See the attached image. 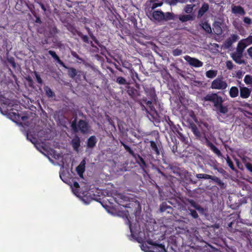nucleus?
I'll list each match as a JSON object with an SVG mask.
<instances>
[{
	"instance_id": "nucleus-4",
	"label": "nucleus",
	"mask_w": 252,
	"mask_h": 252,
	"mask_svg": "<svg viewBox=\"0 0 252 252\" xmlns=\"http://www.w3.org/2000/svg\"><path fill=\"white\" fill-rule=\"evenodd\" d=\"M228 87L226 81L222 77H218L211 83V88L215 90H224Z\"/></svg>"
},
{
	"instance_id": "nucleus-26",
	"label": "nucleus",
	"mask_w": 252,
	"mask_h": 252,
	"mask_svg": "<svg viewBox=\"0 0 252 252\" xmlns=\"http://www.w3.org/2000/svg\"><path fill=\"white\" fill-rule=\"evenodd\" d=\"M194 6V5L193 4H188L186 5L185 7L184 8L185 12L188 14L191 13L193 10Z\"/></svg>"
},
{
	"instance_id": "nucleus-42",
	"label": "nucleus",
	"mask_w": 252,
	"mask_h": 252,
	"mask_svg": "<svg viewBox=\"0 0 252 252\" xmlns=\"http://www.w3.org/2000/svg\"><path fill=\"white\" fill-rule=\"evenodd\" d=\"M152 102L150 101H148L146 102V105L147 106H148L151 110H154V108L153 106H151Z\"/></svg>"
},
{
	"instance_id": "nucleus-39",
	"label": "nucleus",
	"mask_w": 252,
	"mask_h": 252,
	"mask_svg": "<svg viewBox=\"0 0 252 252\" xmlns=\"http://www.w3.org/2000/svg\"><path fill=\"white\" fill-rule=\"evenodd\" d=\"M35 78H36L37 82L39 84H41L42 82V79L40 78V76L37 73H35Z\"/></svg>"
},
{
	"instance_id": "nucleus-16",
	"label": "nucleus",
	"mask_w": 252,
	"mask_h": 252,
	"mask_svg": "<svg viewBox=\"0 0 252 252\" xmlns=\"http://www.w3.org/2000/svg\"><path fill=\"white\" fill-rule=\"evenodd\" d=\"M214 32L218 35H220L222 33V29L220 27V23L219 22H215L213 25Z\"/></svg>"
},
{
	"instance_id": "nucleus-37",
	"label": "nucleus",
	"mask_w": 252,
	"mask_h": 252,
	"mask_svg": "<svg viewBox=\"0 0 252 252\" xmlns=\"http://www.w3.org/2000/svg\"><path fill=\"white\" fill-rule=\"evenodd\" d=\"M182 51L180 49H176L173 51V54L174 56H178L181 54Z\"/></svg>"
},
{
	"instance_id": "nucleus-14",
	"label": "nucleus",
	"mask_w": 252,
	"mask_h": 252,
	"mask_svg": "<svg viewBox=\"0 0 252 252\" xmlns=\"http://www.w3.org/2000/svg\"><path fill=\"white\" fill-rule=\"evenodd\" d=\"M196 176L198 179H211L217 182L220 181V179L218 178L206 174H197Z\"/></svg>"
},
{
	"instance_id": "nucleus-52",
	"label": "nucleus",
	"mask_w": 252,
	"mask_h": 252,
	"mask_svg": "<svg viewBox=\"0 0 252 252\" xmlns=\"http://www.w3.org/2000/svg\"><path fill=\"white\" fill-rule=\"evenodd\" d=\"M84 203H85V204H88V203H87V202H85V201H84Z\"/></svg>"
},
{
	"instance_id": "nucleus-18",
	"label": "nucleus",
	"mask_w": 252,
	"mask_h": 252,
	"mask_svg": "<svg viewBox=\"0 0 252 252\" xmlns=\"http://www.w3.org/2000/svg\"><path fill=\"white\" fill-rule=\"evenodd\" d=\"M229 95L231 97L234 98L237 97L239 94V90L236 87H232L229 92Z\"/></svg>"
},
{
	"instance_id": "nucleus-10",
	"label": "nucleus",
	"mask_w": 252,
	"mask_h": 252,
	"mask_svg": "<svg viewBox=\"0 0 252 252\" xmlns=\"http://www.w3.org/2000/svg\"><path fill=\"white\" fill-rule=\"evenodd\" d=\"M251 90L247 87H240V96L243 98H248L251 94Z\"/></svg>"
},
{
	"instance_id": "nucleus-17",
	"label": "nucleus",
	"mask_w": 252,
	"mask_h": 252,
	"mask_svg": "<svg viewBox=\"0 0 252 252\" xmlns=\"http://www.w3.org/2000/svg\"><path fill=\"white\" fill-rule=\"evenodd\" d=\"M209 5L207 3H203L201 7L198 11L197 17L199 18L203 16V15L208 10Z\"/></svg>"
},
{
	"instance_id": "nucleus-48",
	"label": "nucleus",
	"mask_w": 252,
	"mask_h": 252,
	"mask_svg": "<svg viewBox=\"0 0 252 252\" xmlns=\"http://www.w3.org/2000/svg\"><path fill=\"white\" fill-rule=\"evenodd\" d=\"M122 144L123 145V146H124L126 150H130V148L128 146H127V145L124 144V143H122Z\"/></svg>"
},
{
	"instance_id": "nucleus-47",
	"label": "nucleus",
	"mask_w": 252,
	"mask_h": 252,
	"mask_svg": "<svg viewBox=\"0 0 252 252\" xmlns=\"http://www.w3.org/2000/svg\"><path fill=\"white\" fill-rule=\"evenodd\" d=\"M202 125H203L205 127L207 128V126L206 124H204V123H201V125L200 126V127H201V128L202 129V130L203 131H205V129L203 128V127H202Z\"/></svg>"
},
{
	"instance_id": "nucleus-41",
	"label": "nucleus",
	"mask_w": 252,
	"mask_h": 252,
	"mask_svg": "<svg viewBox=\"0 0 252 252\" xmlns=\"http://www.w3.org/2000/svg\"><path fill=\"white\" fill-rule=\"evenodd\" d=\"M246 168L251 172H252V164L247 163L246 164Z\"/></svg>"
},
{
	"instance_id": "nucleus-7",
	"label": "nucleus",
	"mask_w": 252,
	"mask_h": 252,
	"mask_svg": "<svg viewBox=\"0 0 252 252\" xmlns=\"http://www.w3.org/2000/svg\"><path fill=\"white\" fill-rule=\"evenodd\" d=\"M184 58L191 66L199 67L203 65V63L197 59L191 58L189 56H185Z\"/></svg>"
},
{
	"instance_id": "nucleus-12",
	"label": "nucleus",
	"mask_w": 252,
	"mask_h": 252,
	"mask_svg": "<svg viewBox=\"0 0 252 252\" xmlns=\"http://www.w3.org/2000/svg\"><path fill=\"white\" fill-rule=\"evenodd\" d=\"M86 161L83 159L76 168V171L81 178H83V174L85 171Z\"/></svg>"
},
{
	"instance_id": "nucleus-20",
	"label": "nucleus",
	"mask_w": 252,
	"mask_h": 252,
	"mask_svg": "<svg viewBox=\"0 0 252 252\" xmlns=\"http://www.w3.org/2000/svg\"><path fill=\"white\" fill-rule=\"evenodd\" d=\"M239 36L237 34H232L227 40L228 46L231 45L233 42L239 39Z\"/></svg>"
},
{
	"instance_id": "nucleus-44",
	"label": "nucleus",
	"mask_w": 252,
	"mask_h": 252,
	"mask_svg": "<svg viewBox=\"0 0 252 252\" xmlns=\"http://www.w3.org/2000/svg\"><path fill=\"white\" fill-rule=\"evenodd\" d=\"M247 52L249 56L252 58V47L249 48L247 50Z\"/></svg>"
},
{
	"instance_id": "nucleus-40",
	"label": "nucleus",
	"mask_w": 252,
	"mask_h": 252,
	"mask_svg": "<svg viewBox=\"0 0 252 252\" xmlns=\"http://www.w3.org/2000/svg\"><path fill=\"white\" fill-rule=\"evenodd\" d=\"M226 66L228 68L231 69L232 68L233 64L231 62L228 61L226 62Z\"/></svg>"
},
{
	"instance_id": "nucleus-32",
	"label": "nucleus",
	"mask_w": 252,
	"mask_h": 252,
	"mask_svg": "<svg viewBox=\"0 0 252 252\" xmlns=\"http://www.w3.org/2000/svg\"><path fill=\"white\" fill-rule=\"evenodd\" d=\"M243 21L247 25H250L252 24V19L248 17H244Z\"/></svg>"
},
{
	"instance_id": "nucleus-3",
	"label": "nucleus",
	"mask_w": 252,
	"mask_h": 252,
	"mask_svg": "<svg viewBox=\"0 0 252 252\" xmlns=\"http://www.w3.org/2000/svg\"><path fill=\"white\" fill-rule=\"evenodd\" d=\"M27 137L34 145L38 151L45 155L41 150L42 149L45 150L43 146L44 145L43 141L46 140L48 138V136L45 135V131H40L37 134H34V135L29 132L27 134Z\"/></svg>"
},
{
	"instance_id": "nucleus-6",
	"label": "nucleus",
	"mask_w": 252,
	"mask_h": 252,
	"mask_svg": "<svg viewBox=\"0 0 252 252\" xmlns=\"http://www.w3.org/2000/svg\"><path fill=\"white\" fill-rule=\"evenodd\" d=\"M204 99L213 102L216 108H217L218 105L222 104L223 101L222 98L217 94H209L204 97Z\"/></svg>"
},
{
	"instance_id": "nucleus-29",
	"label": "nucleus",
	"mask_w": 252,
	"mask_h": 252,
	"mask_svg": "<svg viewBox=\"0 0 252 252\" xmlns=\"http://www.w3.org/2000/svg\"><path fill=\"white\" fill-rule=\"evenodd\" d=\"M179 2V0H166L165 1V2L170 5H175Z\"/></svg>"
},
{
	"instance_id": "nucleus-22",
	"label": "nucleus",
	"mask_w": 252,
	"mask_h": 252,
	"mask_svg": "<svg viewBox=\"0 0 252 252\" xmlns=\"http://www.w3.org/2000/svg\"><path fill=\"white\" fill-rule=\"evenodd\" d=\"M96 143V139L94 136H91L88 141V146L89 147H93Z\"/></svg>"
},
{
	"instance_id": "nucleus-33",
	"label": "nucleus",
	"mask_w": 252,
	"mask_h": 252,
	"mask_svg": "<svg viewBox=\"0 0 252 252\" xmlns=\"http://www.w3.org/2000/svg\"><path fill=\"white\" fill-rule=\"evenodd\" d=\"M192 131L196 136H200V132L198 130L197 128L195 126H191Z\"/></svg>"
},
{
	"instance_id": "nucleus-50",
	"label": "nucleus",
	"mask_w": 252,
	"mask_h": 252,
	"mask_svg": "<svg viewBox=\"0 0 252 252\" xmlns=\"http://www.w3.org/2000/svg\"><path fill=\"white\" fill-rule=\"evenodd\" d=\"M191 117H192V119H194V115H191Z\"/></svg>"
},
{
	"instance_id": "nucleus-11",
	"label": "nucleus",
	"mask_w": 252,
	"mask_h": 252,
	"mask_svg": "<svg viewBox=\"0 0 252 252\" xmlns=\"http://www.w3.org/2000/svg\"><path fill=\"white\" fill-rule=\"evenodd\" d=\"M232 12L234 14H239L242 16L246 14L244 8L240 6L232 5Z\"/></svg>"
},
{
	"instance_id": "nucleus-35",
	"label": "nucleus",
	"mask_w": 252,
	"mask_h": 252,
	"mask_svg": "<svg viewBox=\"0 0 252 252\" xmlns=\"http://www.w3.org/2000/svg\"><path fill=\"white\" fill-rule=\"evenodd\" d=\"M45 90L46 91V93L47 95L48 96L51 97L53 95V92L49 88H48L47 87H45Z\"/></svg>"
},
{
	"instance_id": "nucleus-43",
	"label": "nucleus",
	"mask_w": 252,
	"mask_h": 252,
	"mask_svg": "<svg viewBox=\"0 0 252 252\" xmlns=\"http://www.w3.org/2000/svg\"><path fill=\"white\" fill-rule=\"evenodd\" d=\"M162 4V2H159V3H155L153 4V8H156L158 6H161Z\"/></svg>"
},
{
	"instance_id": "nucleus-2",
	"label": "nucleus",
	"mask_w": 252,
	"mask_h": 252,
	"mask_svg": "<svg viewBox=\"0 0 252 252\" xmlns=\"http://www.w3.org/2000/svg\"><path fill=\"white\" fill-rule=\"evenodd\" d=\"M0 103L2 104L3 111L0 108V111L4 115H7L9 119L13 122L22 124L23 122L28 119L27 116H21L18 108L20 106L13 101L10 100L3 96H0Z\"/></svg>"
},
{
	"instance_id": "nucleus-8",
	"label": "nucleus",
	"mask_w": 252,
	"mask_h": 252,
	"mask_svg": "<svg viewBox=\"0 0 252 252\" xmlns=\"http://www.w3.org/2000/svg\"><path fill=\"white\" fill-rule=\"evenodd\" d=\"M252 44V36L250 35L246 39L240 41L237 45L238 47L244 50L248 46Z\"/></svg>"
},
{
	"instance_id": "nucleus-36",
	"label": "nucleus",
	"mask_w": 252,
	"mask_h": 252,
	"mask_svg": "<svg viewBox=\"0 0 252 252\" xmlns=\"http://www.w3.org/2000/svg\"><path fill=\"white\" fill-rule=\"evenodd\" d=\"M117 81L120 84H125L126 83L125 79L122 77L118 78Z\"/></svg>"
},
{
	"instance_id": "nucleus-13",
	"label": "nucleus",
	"mask_w": 252,
	"mask_h": 252,
	"mask_svg": "<svg viewBox=\"0 0 252 252\" xmlns=\"http://www.w3.org/2000/svg\"><path fill=\"white\" fill-rule=\"evenodd\" d=\"M152 17L157 21H161L164 19V14L163 12L156 11L153 13Z\"/></svg>"
},
{
	"instance_id": "nucleus-5",
	"label": "nucleus",
	"mask_w": 252,
	"mask_h": 252,
	"mask_svg": "<svg viewBox=\"0 0 252 252\" xmlns=\"http://www.w3.org/2000/svg\"><path fill=\"white\" fill-rule=\"evenodd\" d=\"M72 129L76 132L80 131L83 133L87 132L89 130L88 124L84 121H80L77 125L75 121L73 122L71 124Z\"/></svg>"
},
{
	"instance_id": "nucleus-9",
	"label": "nucleus",
	"mask_w": 252,
	"mask_h": 252,
	"mask_svg": "<svg viewBox=\"0 0 252 252\" xmlns=\"http://www.w3.org/2000/svg\"><path fill=\"white\" fill-rule=\"evenodd\" d=\"M243 51L244 50L237 47V51L232 54L233 59L238 63L241 64L243 63L241 57Z\"/></svg>"
},
{
	"instance_id": "nucleus-34",
	"label": "nucleus",
	"mask_w": 252,
	"mask_h": 252,
	"mask_svg": "<svg viewBox=\"0 0 252 252\" xmlns=\"http://www.w3.org/2000/svg\"><path fill=\"white\" fill-rule=\"evenodd\" d=\"M226 162L228 165L232 169L234 170V167L232 161L230 160L229 157H227L226 158Z\"/></svg>"
},
{
	"instance_id": "nucleus-38",
	"label": "nucleus",
	"mask_w": 252,
	"mask_h": 252,
	"mask_svg": "<svg viewBox=\"0 0 252 252\" xmlns=\"http://www.w3.org/2000/svg\"><path fill=\"white\" fill-rule=\"evenodd\" d=\"M172 18V14L169 12L166 13L165 15H164V19L165 20H168L171 19Z\"/></svg>"
},
{
	"instance_id": "nucleus-45",
	"label": "nucleus",
	"mask_w": 252,
	"mask_h": 252,
	"mask_svg": "<svg viewBox=\"0 0 252 252\" xmlns=\"http://www.w3.org/2000/svg\"><path fill=\"white\" fill-rule=\"evenodd\" d=\"M213 150L215 153H216L217 155H220V151L216 147H213Z\"/></svg>"
},
{
	"instance_id": "nucleus-23",
	"label": "nucleus",
	"mask_w": 252,
	"mask_h": 252,
	"mask_svg": "<svg viewBox=\"0 0 252 252\" xmlns=\"http://www.w3.org/2000/svg\"><path fill=\"white\" fill-rule=\"evenodd\" d=\"M179 18L181 21L185 22L191 20L192 19V16L190 15H182L179 16Z\"/></svg>"
},
{
	"instance_id": "nucleus-31",
	"label": "nucleus",
	"mask_w": 252,
	"mask_h": 252,
	"mask_svg": "<svg viewBox=\"0 0 252 252\" xmlns=\"http://www.w3.org/2000/svg\"><path fill=\"white\" fill-rule=\"evenodd\" d=\"M50 154L52 155L53 157L56 159H59L60 158H61V156L60 154H57L54 150H51L50 151Z\"/></svg>"
},
{
	"instance_id": "nucleus-24",
	"label": "nucleus",
	"mask_w": 252,
	"mask_h": 252,
	"mask_svg": "<svg viewBox=\"0 0 252 252\" xmlns=\"http://www.w3.org/2000/svg\"><path fill=\"white\" fill-rule=\"evenodd\" d=\"M49 54L54 59H55L60 64L64 66L63 63L60 60L59 57L57 55L56 53L53 51H49Z\"/></svg>"
},
{
	"instance_id": "nucleus-25",
	"label": "nucleus",
	"mask_w": 252,
	"mask_h": 252,
	"mask_svg": "<svg viewBox=\"0 0 252 252\" xmlns=\"http://www.w3.org/2000/svg\"><path fill=\"white\" fill-rule=\"evenodd\" d=\"M244 82L246 85L252 87V76L249 75H246L244 79Z\"/></svg>"
},
{
	"instance_id": "nucleus-30",
	"label": "nucleus",
	"mask_w": 252,
	"mask_h": 252,
	"mask_svg": "<svg viewBox=\"0 0 252 252\" xmlns=\"http://www.w3.org/2000/svg\"><path fill=\"white\" fill-rule=\"evenodd\" d=\"M68 74L71 77L73 78L76 75V70L73 68H69Z\"/></svg>"
},
{
	"instance_id": "nucleus-1",
	"label": "nucleus",
	"mask_w": 252,
	"mask_h": 252,
	"mask_svg": "<svg viewBox=\"0 0 252 252\" xmlns=\"http://www.w3.org/2000/svg\"><path fill=\"white\" fill-rule=\"evenodd\" d=\"M122 211L123 213L122 216L125 217L127 220L131 235L137 239L138 242L141 244L140 247L143 251L145 252H166L164 246L154 243L151 240H148L146 237L143 238L142 233H139V236H137L136 228L138 225L134 224L133 226L131 221V218H133L135 216V209H132L130 206H126L122 208Z\"/></svg>"
},
{
	"instance_id": "nucleus-27",
	"label": "nucleus",
	"mask_w": 252,
	"mask_h": 252,
	"mask_svg": "<svg viewBox=\"0 0 252 252\" xmlns=\"http://www.w3.org/2000/svg\"><path fill=\"white\" fill-rule=\"evenodd\" d=\"M217 71L211 70L206 72V76L208 78H212L215 77L217 75Z\"/></svg>"
},
{
	"instance_id": "nucleus-46",
	"label": "nucleus",
	"mask_w": 252,
	"mask_h": 252,
	"mask_svg": "<svg viewBox=\"0 0 252 252\" xmlns=\"http://www.w3.org/2000/svg\"><path fill=\"white\" fill-rule=\"evenodd\" d=\"M191 215L193 218H196L198 217L197 214L195 211H192L191 212Z\"/></svg>"
},
{
	"instance_id": "nucleus-49",
	"label": "nucleus",
	"mask_w": 252,
	"mask_h": 252,
	"mask_svg": "<svg viewBox=\"0 0 252 252\" xmlns=\"http://www.w3.org/2000/svg\"><path fill=\"white\" fill-rule=\"evenodd\" d=\"M155 150H156V152L157 153V154H158V151L157 148L156 147H155Z\"/></svg>"
},
{
	"instance_id": "nucleus-19",
	"label": "nucleus",
	"mask_w": 252,
	"mask_h": 252,
	"mask_svg": "<svg viewBox=\"0 0 252 252\" xmlns=\"http://www.w3.org/2000/svg\"><path fill=\"white\" fill-rule=\"evenodd\" d=\"M71 188H72V190L74 194L77 196L79 197L80 195L78 192L79 189V184L76 182H74L73 185L71 186Z\"/></svg>"
},
{
	"instance_id": "nucleus-21",
	"label": "nucleus",
	"mask_w": 252,
	"mask_h": 252,
	"mask_svg": "<svg viewBox=\"0 0 252 252\" xmlns=\"http://www.w3.org/2000/svg\"><path fill=\"white\" fill-rule=\"evenodd\" d=\"M72 144L74 149L76 151H78V149L80 146V139L78 137H76L72 139Z\"/></svg>"
},
{
	"instance_id": "nucleus-28",
	"label": "nucleus",
	"mask_w": 252,
	"mask_h": 252,
	"mask_svg": "<svg viewBox=\"0 0 252 252\" xmlns=\"http://www.w3.org/2000/svg\"><path fill=\"white\" fill-rule=\"evenodd\" d=\"M220 113L225 114L227 112V108L226 106H224L222 104L218 106L216 108Z\"/></svg>"
},
{
	"instance_id": "nucleus-15",
	"label": "nucleus",
	"mask_w": 252,
	"mask_h": 252,
	"mask_svg": "<svg viewBox=\"0 0 252 252\" xmlns=\"http://www.w3.org/2000/svg\"><path fill=\"white\" fill-rule=\"evenodd\" d=\"M200 25L202 29L207 33H211L212 29L210 25L206 22V20H202L201 21Z\"/></svg>"
},
{
	"instance_id": "nucleus-51",
	"label": "nucleus",
	"mask_w": 252,
	"mask_h": 252,
	"mask_svg": "<svg viewBox=\"0 0 252 252\" xmlns=\"http://www.w3.org/2000/svg\"><path fill=\"white\" fill-rule=\"evenodd\" d=\"M60 177H61V179H62V176L61 174H60Z\"/></svg>"
}]
</instances>
